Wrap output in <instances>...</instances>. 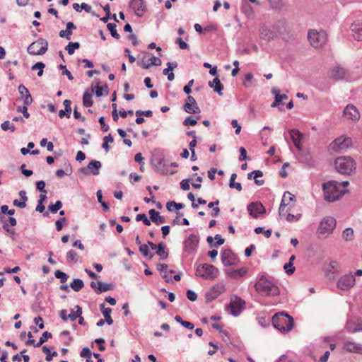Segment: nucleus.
<instances>
[{"instance_id": "f257e3e1", "label": "nucleus", "mask_w": 362, "mask_h": 362, "mask_svg": "<svg viewBox=\"0 0 362 362\" xmlns=\"http://www.w3.org/2000/svg\"><path fill=\"white\" fill-rule=\"evenodd\" d=\"M256 291L263 296H277L280 293L279 288L272 281L262 276L255 284Z\"/></svg>"}, {"instance_id": "f03ea898", "label": "nucleus", "mask_w": 362, "mask_h": 362, "mask_svg": "<svg viewBox=\"0 0 362 362\" xmlns=\"http://www.w3.org/2000/svg\"><path fill=\"white\" fill-rule=\"evenodd\" d=\"M274 327L281 332L287 333L292 330L294 325L293 318L284 312L276 313L272 317Z\"/></svg>"}, {"instance_id": "7ed1b4c3", "label": "nucleus", "mask_w": 362, "mask_h": 362, "mask_svg": "<svg viewBox=\"0 0 362 362\" xmlns=\"http://www.w3.org/2000/svg\"><path fill=\"white\" fill-rule=\"evenodd\" d=\"M339 182L335 180L329 181L322 185L325 199L329 202H333L341 198L346 192V189H341L338 186Z\"/></svg>"}, {"instance_id": "20e7f679", "label": "nucleus", "mask_w": 362, "mask_h": 362, "mask_svg": "<svg viewBox=\"0 0 362 362\" xmlns=\"http://www.w3.org/2000/svg\"><path fill=\"white\" fill-rule=\"evenodd\" d=\"M334 167L338 173L350 175L354 173L356 168V163L349 156H341L335 159Z\"/></svg>"}, {"instance_id": "39448f33", "label": "nucleus", "mask_w": 362, "mask_h": 362, "mask_svg": "<svg viewBox=\"0 0 362 362\" xmlns=\"http://www.w3.org/2000/svg\"><path fill=\"white\" fill-rule=\"evenodd\" d=\"M352 146V140L350 137L341 135L332 141L328 149L331 153H343Z\"/></svg>"}, {"instance_id": "423d86ee", "label": "nucleus", "mask_w": 362, "mask_h": 362, "mask_svg": "<svg viewBox=\"0 0 362 362\" xmlns=\"http://www.w3.org/2000/svg\"><path fill=\"white\" fill-rule=\"evenodd\" d=\"M308 40L310 45L314 48H321L327 42V35L322 30L317 31V30L311 29L308 30Z\"/></svg>"}, {"instance_id": "0eeeda50", "label": "nucleus", "mask_w": 362, "mask_h": 362, "mask_svg": "<svg viewBox=\"0 0 362 362\" xmlns=\"http://www.w3.org/2000/svg\"><path fill=\"white\" fill-rule=\"evenodd\" d=\"M336 227V220L331 216L325 217L320 223L317 230V235L320 238H325L332 233Z\"/></svg>"}, {"instance_id": "6e6552de", "label": "nucleus", "mask_w": 362, "mask_h": 362, "mask_svg": "<svg viewBox=\"0 0 362 362\" xmlns=\"http://www.w3.org/2000/svg\"><path fill=\"white\" fill-rule=\"evenodd\" d=\"M196 272L197 275L204 279L214 280L218 274V269L212 264H204L197 267Z\"/></svg>"}, {"instance_id": "1a4fd4ad", "label": "nucleus", "mask_w": 362, "mask_h": 362, "mask_svg": "<svg viewBox=\"0 0 362 362\" xmlns=\"http://www.w3.org/2000/svg\"><path fill=\"white\" fill-rule=\"evenodd\" d=\"M48 49V42L45 39L39 38L32 42L28 47V52L31 55L44 54Z\"/></svg>"}, {"instance_id": "9d476101", "label": "nucleus", "mask_w": 362, "mask_h": 362, "mask_svg": "<svg viewBox=\"0 0 362 362\" xmlns=\"http://www.w3.org/2000/svg\"><path fill=\"white\" fill-rule=\"evenodd\" d=\"M245 302L240 297L234 296L230 299L228 308L234 316L238 315L245 308Z\"/></svg>"}, {"instance_id": "9b49d317", "label": "nucleus", "mask_w": 362, "mask_h": 362, "mask_svg": "<svg viewBox=\"0 0 362 362\" xmlns=\"http://www.w3.org/2000/svg\"><path fill=\"white\" fill-rule=\"evenodd\" d=\"M355 284L354 275L349 274L340 277L337 282V287L339 289L347 291Z\"/></svg>"}, {"instance_id": "f8f14e48", "label": "nucleus", "mask_w": 362, "mask_h": 362, "mask_svg": "<svg viewBox=\"0 0 362 362\" xmlns=\"http://www.w3.org/2000/svg\"><path fill=\"white\" fill-rule=\"evenodd\" d=\"M221 260L225 266H230L236 264L238 259L231 250L226 249L222 253Z\"/></svg>"}, {"instance_id": "ddd939ff", "label": "nucleus", "mask_w": 362, "mask_h": 362, "mask_svg": "<svg viewBox=\"0 0 362 362\" xmlns=\"http://www.w3.org/2000/svg\"><path fill=\"white\" fill-rule=\"evenodd\" d=\"M226 291L225 285L222 283H218L214 285L211 289L206 293V298L208 300H211L218 297Z\"/></svg>"}, {"instance_id": "4468645a", "label": "nucleus", "mask_w": 362, "mask_h": 362, "mask_svg": "<svg viewBox=\"0 0 362 362\" xmlns=\"http://www.w3.org/2000/svg\"><path fill=\"white\" fill-rule=\"evenodd\" d=\"M161 64V60L154 56L149 57L144 56L141 62H139V65L144 69H148L151 66H160Z\"/></svg>"}, {"instance_id": "2eb2a0df", "label": "nucleus", "mask_w": 362, "mask_h": 362, "mask_svg": "<svg viewBox=\"0 0 362 362\" xmlns=\"http://www.w3.org/2000/svg\"><path fill=\"white\" fill-rule=\"evenodd\" d=\"M199 243V236L191 234L184 242V250L189 252L194 251Z\"/></svg>"}, {"instance_id": "dca6fc26", "label": "nucleus", "mask_w": 362, "mask_h": 362, "mask_svg": "<svg viewBox=\"0 0 362 362\" xmlns=\"http://www.w3.org/2000/svg\"><path fill=\"white\" fill-rule=\"evenodd\" d=\"M295 196L293 194L290 193L289 192H284L279 209V214H284V209H288V207L291 208L290 202H293Z\"/></svg>"}, {"instance_id": "f3484780", "label": "nucleus", "mask_w": 362, "mask_h": 362, "mask_svg": "<svg viewBox=\"0 0 362 362\" xmlns=\"http://www.w3.org/2000/svg\"><path fill=\"white\" fill-rule=\"evenodd\" d=\"M339 271V265L337 261L331 260L325 265V273L329 278H334Z\"/></svg>"}, {"instance_id": "a211bd4d", "label": "nucleus", "mask_w": 362, "mask_h": 362, "mask_svg": "<svg viewBox=\"0 0 362 362\" xmlns=\"http://www.w3.org/2000/svg\"><path fill=\"white\" fill-rule=\"evenodd\" d=\"M129 6L134 10L135 14L139 17H141L146 11V6L143 0H131Z\"/></svg>"}, {"instance_id": "6ab92c4d", "label": "nucleus", "mask_w": 362, "mask_h": 362, "mask_svg": "<svg viewBox=\"0 0 362 362\" xmlns=\"http://www.w3.org/2000/svg\"><path fill=\"white\" fill-rule=\"evenodd\" d=\"M184 110L187 113H198L200 112L194 98L192 96L187 97L184 105Z\"/></svg>"}, {"instance_id": "aec40b11", "label": "nucleus", "mask_w": 362, "mask_h": 362, "mask_svg": "<svg viewBox=\"0 0 362 362\" xmlns=\"http://www.w3.org/2000/svg\"><path fill=\"white\" fill-rule=\"evenodd\" d=\"M353 37L356 40H362V20L355 21L351 25Z\"/></svg>"}, {"instance_id": "412c9836", "label": "nucleus", "mask_w": 362, "mask_h": 362, "mask_svg": "<svg viewBox=\"0 0 362 362\" xmlns=\"http://www.w3.org/2000/svg\"><path fill=\"white\" fill-rule=\"evenodd\" d=\"M247 210L250 214L254 217L257 218L259 214L264 212V208L261 203H251L247 206Z\"/></svg>"}, {"instance_id": "4be33fe9", "label": "nucleus", "mask_w": 362, "mask_h": 362, "mask_svg": "<svg viewBox=\"0 0 362 362\" xmlns=\"http://www.w3.org/2000/svg\"><path fill=\"white\" fill-rule=\"evenodd\" d=\"M272 93L275 96V100L274 103L272 104V107H276L279 106L280 105H283L282 101L284 100H288V96L286 94H281L280 90L277 88H273L272 89Z\"/></svg>"}, {"instance_id": "5701e85b", "label": "nucleus", "mask_w": 362, "mask_h": 362, "mask_svg": "<svg viewBox=\"0 0 362 362\" xmlns=\"http://www.w3.org/2000/svg\"><path fill=\"white\" fill-rule=\"evenodd\" d=\"M344 349L350 353L362 354V344L347 341L344 344Z\"/></svg>"}, {"instance_id": "b1692460", "label": "nucleus", "mask_w": 362, "mask_h": 362, "mask_svg": "<svg viewBox=\"0 0 362 362\" xmlns=\"http://www.w3.org/2000/svg\"><path fill=\"white\" fill-rule=\"evenodd\" d=\"M94 88L92 87L90 89L85 90L83 95V104L86 107H90L93 105L92 97L94 93Z\"/></svg>"}, {"instance_id": "393cba45", "label": "nucleus", "mask_w": 362, "mask_h": 362, "mask_svg": "<svg viewBox=\"0 0 362 362\" xmlns=\"http://www.w3.org/2000/svg\"><path fill=\"white\" fill-rule=\"evenodd\" d=\"M148 214L151 220L157 225L165 223V218L163 216H161L160 215V213L158 211H156L155 209H150Z\"/></svg>"}, {"instance_id": "a878e982", "label": "nucleus", "mask_w": 362, "mask_h": 362, "mask_svg": "<svg viewBox=\"0 0 362 362\" xmlns=\"http://www.w3.org/2000/svg\"><path fill=\"white\" fill-rule=\"evenodd\" d=\"M18 90L23 98L24 105H29L32 103V97L28 90V88L23 85L18 86Z\"/></svg>"}, {"instance_id": "bb28decb", "label": "nucleus", "mask_w": 362, "mask_h": 362, "mask_svg": "<svg viewBox=\"0 0 362 362\" xmlns=\"http://www.w3.org/2000/svg\"><path fill=\"white\" fill-rule=\"evenodd\" d=\"M209 86L214 89V90L216 93H218L220 95H221L222 90L223 89V86L221 83L220 79L218 77H216L214 78L212 81L209 82Z\"/></svg>"}, {"instance_id": "cd10ccee", "label": "nucleus", "mask_w": 362, "mask_h": 362, "mask_svg": "<svg viewBox=\"0 0 362 362\" xmlns=\"http://www.w3.org/2000/svg\"><path fill=\"white\" fill-rule=\"evenodd\" d=\"M247 273V269L244 267L238 269H233L231 271L227 272V276L232 279H238L239 278H241L245 275Z\"/></svg>"}, {"instance_id": "c85d7f7f", "label": "nucleus", "mask_w": 362, "mask_h": 362, "mask_svg": "<svg viewBox=\"0 0 362 362\" xmlns=\"http://www.w3.org/2000/svg\"><path fill=\"white\" fill-rule=\"evenodd\" d=\"M262 176L263 173L259 170H254L247 174V178L250 180L253 178L255 180V184H257L258 186L262 185L264 182L263 180H257L258 177H261Z\"/></svg>"}, {"instance_id": "c756f323", "label": "nucleus", "mask_w": 362, "mask_h": 362, "mask_svg": "<svg viewBox=\"0 0 362 362\" xmlns=\"http://www.w3.org/2000/svg\"><path fill=\"white\" fill-rule=\"evenodd\" d=\"M345 74L346 72L344 69L339 66H336L332 69L330 76L336 80H339L343 78L345 76Z\"/></svg>"}, {"instance_id": "7c9ffc66", "label": "nucleus", "mask_w": 362, "mask_h": 362, "mask_svg": "<svg viewBox=\"0 0 362 362\" xmlns=\"http://www.w3.org/2000/svg\"><path fill=\"white\" fill-rule=\"evenodd\" d=\"M290 135L296 147L300 149L302 134L298 130L292 129L290 131Z\"/></svg>"}, {"instance_id": "2f4dec72", "label": "nucleus", "mask_w": 362, "mask_h": 362, "mask_svg": "<svg viewBox=\"0 0 362 362\" xmlns=\"http://www.w3.org/2000/svg\"><path fill=\"white\" fill-rule=\"evenodd\" d=\"M291 209H284V214H279L280 216L285 218L288 221H297L301 217V214H297L296 215L290 213Z\"/></svg>"}, {"instance_id": "473e14b6", "label": "nucleus", "mask_w": 362, "mask_h": 362, "mask_svg": "<svg viewBox=\"0 0 362 362\" xmlns=\"http://www.w3.org/2000/svg\"><path fill=\"white\" fill-rule=\"evenodd\" d=\"M259 37L264 40L269 41L274 38V34L271 30L267 28H262L259 30Z\"/></svg>"}, {"instance_id": "72a5a7b5", "label": "nucleus", "mask_w": 362, "mask_h": 362, "mask_svg": "<svg viewBox=\"0 0 362 362\" xmlns=\"http://www.w3.org/2000/svg\"><path fill=\"white\" fill-rule=\"evenodd\" d=\"M100 310L103 313V316L105 318L106 322L111 325L113 323V320L112 319L110 314L112 313V309L110 308H105V304L103 303L100 305Z\"/></svg>"}, {"instance_id": "f704fd0d", "label": "nucleus", "mask_w": 362, "mask_h": 362, "mask_svg": "<svg viewBox=\"0 0 362 362\" xmlns=\"http://www.w3.org/2000/svg\"><path fill=\"white\" fill-rule=\"evenodd\" d=\"M101 168V163L98 160H91L88 165L89 169L94 175L99 174V169Z\"/></svg>"}, {"instance_id": "c9c22d12", "label": "nucleus", "mask_w": 362, "mask_h": 362, "mask_svg": "<svg viewBox=\"0 0 362 362\" xmlns=\"http://www.w3.org/2000/svg\"><path fill=\"white\" fill-rule=\"evenodd\" d=\"M165 244L163 243H160L156 250V254L163 259H166L168 256V253L165 252Z\"/></svg>"}, {"instance_id": "e433bc0d", "label": "nucleus", "mask_w": 362, "mask_h": 362, "mask_svg": "<svg viewBox=\"0 0 362 362\" xmlns=\"http://www.w3.org/2000/svg\"><path fill=\"white\" fill-rule=\"evenodd\" d=\"M70 286L74 291H79L83 288L84 284L81 279H74L73 281L71 283Z\"/></svg>"}, {"instance_id": "4c0bfd02", "label": "nucleus", "mask_w": 362, "mask_h": 362, "mask_svg": "<svg viewBox=\"0 0 362 362\" xmlns=\"http://www.w3.org/2000/svg\"><path fill=\"white\" fill-rule=\"evenodd\" d=\"M17 223V221L15 218L13 217H9L7 220V221H5L3 226V228L5 230H6L8 233H13V230L8 228V225L11 226H15Z\"/></svg>"}, {"instance_id": "58836bf2", "label": "nucleus", "mask_w": 362, "mask_h": 362, "mask_svg": "<svg viewBox=\"0 0 362 362\" xmlns=\"http://www.w3.org/2000/svg\"><path fill=\"white\" fill-rule=\"evenodd\" d=\"M98 285V290H96V293H102L105 292L107 291H110L112 288V286L111 284H104L102 281H98L97 282Z\"/></svg>"}, {"instance_id": "ea45409f", "label": "nucleus", "mask_w": 362, "mask_h": 362, "mask_svg": "<svg viewBox=\"0 0 362 362\" xmlns=\"http://www.w3.org/2000/svg\"><path fill=\"white\" fill-rule=\"evenodd\" d=\"M343 238L346 241H350L354 239V230L351 228H346L342 233Z\"/></svg>"}, {"instance_id": "a19ab883", "label": "nucleus", "mask_w": 362, "mask_h": 362, "mask_svg": "<svg viewBox=\"0 0 362 362\" xmlns=\"http://www.w3.org/2000/svg\"><path fill=\"white\" fill-rule=\"evenodd\" d=\"M78 255L74 250H69L66 254L67 261L69 263L74 264L78 261Z\"/></svg>"}, {"instance_id": "79ce46f5", "label": "nucleus", "mask_w": 362, "mask_h": 362, "mask_svg": "<svg viewBox=\"0 0 362 362\" xmlns=\"http://www.w3.org/2000/svg\"><path fill=\"white\" fill-rule=\"evenodd\" d=\"M47 196L46 194H41L40 195V199L38 200V204L35 209V210L40 213H42L44 211L45 207L43 205V202L46 200Z\"/></svg>"}, {"instance_id": "37998d69", "label": "nucleus", "mask_w": 362, "mask_h": 362, "mask_svg": "<svg viewBox=\"0 0 362 362\" xmlns=\"http://www.w3.org/2000/svg\"><path fill=\"white\" fill-rule=\"evenodd\" d=\"M114 139L111 134H109L104 137L103 144L102 146L105 150L106 152H108L110 150L109 143H112Z\"/></svg>"}, {"instance_id": "c03bdc74", "label": "nucleus", "mask_w": 362, "mask_h": 362, "mask_svg": "<svg viewBox=\"0 0 362 362\" xmlns=\"http://www.w3.org/2000/svg\"><path fill=\"white\" fill-rule=\"evenodd\" d=\"M62 207V203L61 201L58 200L55 202L54 204H50L48 206L49 211L52 213H57L61 208Z\"/></svg>"}, {"instance_id": "a18cd8bd", "label": "nucleus", "mask_w": 362, "mask_h": 362, "mask_svg": "<svg viewBox=\"0 0 362 362\" xmlns=\"http://www.w3.org/2000/svg\"><path fill=\"white\" fill-rule=\"evenodd\" d=\"M107 27L108 30H110L111 35L113 37H115L116 39H119L120 35L117 32L116 24L110 23L107 25Z\"/></svg>"}, {"instance_id": "49530a36", "label": "nucleus", "mask_w": 362, "mask_h": 362, "mask_svg": "<svg viewBox=\"0 0 362 362\" xmlns=\"http://www.w3.org/2000/svg\"><path fill=\"white\" fill-rule=\"evenodd\" d=\"M80 47L78 42H69V45L65 47L69 55H71L74 52L75 49H78Z\"/></svg>"}, {"instance_id": "de8ad7c7", "label": "nucleus", "mask_w": 362, "mask_h": 362, "mask_svg": "<svg viewBox=\"0 0 362 362\" xmlns=\"http://www.w3.org/2000/svg\"><path fill=\"white\" fill-rule=\"evenodd\" d=\"M52 334L48 332H45L42 334L41 337L40 338L39 341L35 345L36 347L40 346L42 344H44L48 338H52Z\"/></svg>"}, {"instance_id": "09e8293b", "label": "nucleus", "mask_w": 362, "mask_h": 362, "mask_svg": "<svg viewBox=\"0 0 362 362\" xmlns=\"http://www.w3.org/2000/svg\"><path fill=\"white\" fill-rule=\"evenodd\" d=\"M54 276L56 278L59 279L60 281L62 284L65 283L67 281L68 277H69L66 274H65L64 272H63L60 270H57L54 272Z\"/></svg>"}, {"instance_id": "8fccbe9b", "label": "nucleus", "mask_w": 362, "mask_h": 362, "mask_svg": "<svg viewBox=\"0 0 362 362\" xmlns=\"http://www.w3.org/2000/svg\"><path fill=\"white\" fill-rule=\"evenodd\" d=\"M136 221H143L144 224L146 226H148L151 225V221L147 218V216H146L145 214H137L136 216Z\"/></svg>"}, {"instance_id": "3c124183", "label": "nucleus", "mask_w": 362, "mask_h": 362, "mask_svg": "<svg viewBox=\"0 0 362 362\" xmlns=\"http://www.w3.org/2000/svg\"><path fill=\"white\" fill-rule=\"evenodd\" d=\"M45 65L44 63L37 62L32 66V70H38L37 75L39 76H41L43 74V69L45 68Z\"/></svg>"}, {"instance_id": "603ef678", "label": "nucleus", "mask_w": 362, "mask_h": 362, "mask_svg": "<svg viewBox=\"0 0 362 362\" xmlns=\"http://www.w3.org/2000/svg\"><path fill=\"white\" fill-rule=\"evenodd\" d=\"M1 127L4 131L11 130V132H14L16 129L13 123L10 121H5L1 124Z\"/></svg>"}, {"instance_id": "864d4df0", "label": "nucleus", "mask_w": 362, "mask_h": 362, "mask_svg": "<svg viewBox=\"0 0 362 362\" xmlns=\"http://www.w3.org/2000/svg\"><path fill=\"white\" fill-rule=\"evenodd\" d=\"M139 251L142 253L144 257H153V255L149 253L148 246L147 245H141L139 247Z\"/></svg>"}, {"instance_id": "5fc2aeb1", "label": "nucleus", "mask_w": 362, "mask_h": 362, "mask_svg": "<svg viewBox=\"0 0 362 362\" xmlns=\"http://www.w3.org/2000/svg\"><path fill=\"white\" fill-rule=\"evenodd\" d=\"M255 232L257 234L264 233V236L266 238H269L272 235V230L269 229L267 230H264V228L262 227H257L255 229Z\"/></svg>"}, {"instance_id": "6e6d98bb", "label": "nucleus", "mask_w": 362, "mask_h": 362, "mask_svg": "<svg viewBox=\"0 0 362 362\" xmlns=\"http://www.w3.org/2000/svg\"><path fill=\"white\" fill-rule=\"evenodd\" d=\"M170 206L175 207L176 209L180 210L184 207V204L181 203H176L175 202H168L166 204V207L168 211H172Z\"/></svg>"}, {"instance_id": "4d7b16f0", "label": "nucleus", "mask_w": 362, "mask_h": 362, "mask_svg": "<svg viewBox=\"0 0 362 362\" xmlns=\"http://www.w3.org/2000/svg\"><path fill=\"white\" fill-rule=\"evenodd\" d=\"M71 102L69 100H65L64 101V105L65 106L64 110H61L59 113H71Z\"/></svg>"}, {"instance_id": "13d9d810", "label": "nucleus", "mask_w": 362, "mask_h": 362, "mask_svg": "<svg viewBox=\"0 0 362 362\" xmlns=\"http://www.w3.org/2000/svg\"><path fill=\"white\" fill-rule=\"evenodd\" d=\"M293 263L288 262L284 266V269L288 274H292L295 272V267L293 266Z\"/></svg>"}, {"instance_id": "bf43d9fd", "label": "nucleus", "mask_w": 362, "mask_h": 362, "mask_svg": "<svg viewBox=\"0 0 362 362\" xmlns=\"http://www.w3.org/2000/svg\"><path fill=\"white\" fill-rule=\"evenodd\" d=\"M103 10L105 13H107V16H105V17H103V18H101V20L104 22V23H106L107 22L108 19L110 18V15H111V13H110V6L107 4H106L104 7H103Z\"/></svg>"}, {"instance_id": "052dcab7", "label": "nucleus", "mask_w": 362, "mask_h": 362, "mask_svg": "<svg viewBox=\"0 0 362 362\" xmlns=\"http://www.w3.org/2000/svg\"><path fill=\"white\" fill-rule=\"evenodd\" d=\"M36 187H37V189L42 192L41 194H47V191L45 189V182L44 181L41 180V181L37 182Z\"/></svg>"}, {"instance_id": "680f3d73", "label": "nucleus", "mask_w": 362, "mask_h": 362, "mask_svg": "<svg viewBox=\"0 0 362 362\" xmlns=\"http://www.w3.org/2000/svg\"><path fill=\"white\" fill-rule=\"evenodd\" d=\"M59 35L61 37H65L69 40L71 39V35H72V31L66 28L65 30H61Z\"/></svg>"}, {"instance_id": "e2e57ef3", "label": "nucleus", "mask_w": 362, "mask_h": 362, "mask_svg": "<svg viewBox=\"0 0 362 362\" xmlns=\"http://www.w3.org/2000/svg\"><path fill=\"white\" fill-rule=\"evenodd\" d=\"M358 110L354 105H347L344 108L343 113H354L357 112Z\"/></svg>"}, {"instance_id": "0e129e2a", "label": "nucleus", "mask_w": 362, "mask_h": 362, "mask_svg": "<svg viewBox=\"0 0 362 362\" xmlns=\"http://www.w3.org/2000/svg\"><path fill=\"white\" fill-rule=\"evenodd\" d=\"M189 182H190L189 179L182 180L180 182L181 189L185 191L189 189V187H190Z\"/></svg>"}, {"instance_id": "69168bd1", "label": "nucleus", "mask_w": 362, "mask_h": 362, "mask_svg": "<svg viewBox=\"0 0 362 362\" xmlns=\"http://www.w3.org/2000/svg\"><path fill=\"white\" fill-rule=\"evenodd\" d=\"M163 73L164 75H168V81H172L173 80H174L175 75L173 73V71L168 67L165 69L163 70Z\"/></svg>"}, {"instance_id": "338daca9", "label": "nucleus", "mask_w": 362, "mask_h": 362, "mask_svg": "<svg viewBox=\"0 0 362 362\" xmlns=\"http://www.w3.org/2000/svg\"><path fill=\"white\" fill-rule=\"evenodd\" d=\"M187 297L191 301H195L197 299V295L192 290H187Z\"/></svg>"}, {"instance_id": "774afa93", "label": "nucleus", "mask_w": 362, "mask_h": 362, "mask_svg": "<svg viewBox=\"0 0 362 362\" xmlns=\"http://www.w3.org/2000/svg\"><path fill=\"white\" fill-rule=\"evenodd\" d=\"M80 356L86 358H89L91 356V352L88 348L85 347L81 350Z\"/></svg>"}]
</instances>
